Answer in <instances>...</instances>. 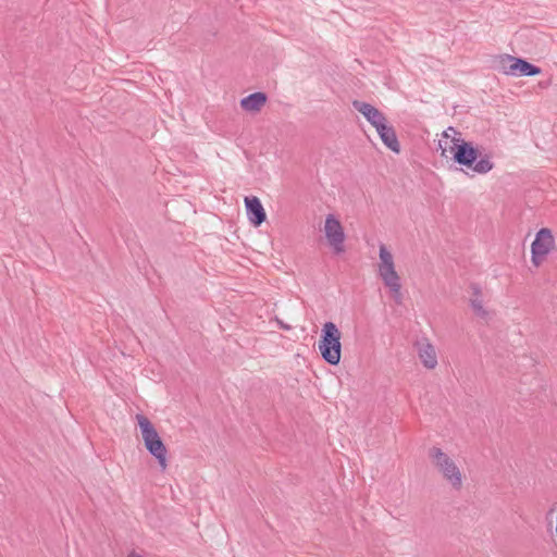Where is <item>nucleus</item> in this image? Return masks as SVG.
Segmentation results:
<instances>
[{"instance_id":"f257e3e1","label":"nucleus","mask_w":557,"mask_h":557,"mask_svg":"<svg viewBox=\"0 0 557 557\" xmlns=\"http://www.w3.org/2000/svg\"><path fill=\"white\" fill-rule=\"evenodd\" d=\"M438 148L443 157H447L446 152L448 151L453 154L456 163L471 169L478 174H486L494 168V163L487 154L481 157L480 151L473 144L463 140L461 137H454L453 145L448 147L443 146V140H440Z\"/></svg>"},{"instance_id":"f03ea898","label":"nucleus","mask_w":557,"mask_h":557,"mask_svg":"<svg viewBox=\"0 0 557 557\" xmlns=\"http://www.w3.org/2000/svg\"><path fill=\"white\" fill-rule=\"evenodd\" d=\"M342 333L333 322H325L321 330L319 341V351L323 360L331 364L337 366L342 358Z\"/></svg>"},{"instance_id":"7ed1b4c3","label":"nucleus","mask_w":557,"mask_h":557,"mask_svg":"<svg viewBox=\"0 0 557 557\" xmlns=\"http://www.w3.org/2000/svg\"><path fill=\"white\" fill-rule=\"evenodd\" d=\"M429 457L443 479L454 490L460 491L463 485V474L456 461L440 447L430 448Z\"/></svg>"},{"instance_id":"20e7f679","label":"nucleus","mask_w":557,"mask_h":557,"mask_svg":"<svg viewBox=\"0 0 557 557\" xmlns=\"http://www.w3.org/2000/svg\"><path fill=\"white\" fill-rule=\"evenodd\" d=\"M136 420L147 450L158 460L160 468L165 470L168 467V449L159 436L156 428L144 414H136Z\"/></svg>"},{"instance_id":"39448f33","label":"nucleus","mask_w":557,"mask_h":557,"mask_svg":"<svg viewBox=\"0 0 557 557\" xmlns=\"http://www.w3.org/2000/svg\"><path fill=\"white\" fill-rule=\"evenodd\" d=\"M380 263H379V275L382 278L384 285L389 289L393 299L400 304L401 296V284L400 277L395 270L394 258L391 251L384 244L380 245L379 250Z\"/></svg>"},{"instance_id":"423d86ee","label":"nucleus","mask_w":557,"mask_h":557,"mask_svg":"<svg viewBox=\"0 0 557 557\" xmlns=\"http://www.w3.org/2000/svg\"><path fill=\"white\" fill-rule=\"evenodd\" d=\"M555 246V239L552 231L541 228L531 245V259L534 265L539 267L544 258L552 251Z\"/></svg>"},{"instance_id":"0eeeda50","label":"nucleus","mask_w":557,"mask_h":557,"mask_svg":"<svg viewBox=\"0 0 557 557\" xmlns=\"http://www.w3.org/2000/svg\"><path fill=\"white\" fill-rule=\"evenodd\" d=\"M324 234L336 253L344 251L345 233L342 223L334 214H329L325 218Z\"/></svg>"},{"instance_id":"6e6552de","label":"nucleus","mask_w":557,"mask_h":557,"mask_svg":"<svg viewBox=\"0 0 557 557\" xmlns=\"http://www.w3.org/2000/svg\"><path fill=\"white\" fill-rule=\"evenodd\" d=\"M504 73L507 75H519V76H535L539 75L542 70L531 64L530 62L516 58L512 55H505L502 60Z\"/></svg>"},{"instance_id":"1a4fd4ad","label":"nucleus","mask_w":557,"mask_h":557,"mask_svg":"<svg viewBox=\"0 0 557 557\" xmlns=\"http://www.w3.org/2000/svg\"><path fill=\"white\" fill-rule=\"evenodd\" d=\"M352 107L359 113H361L364 119L375 128H380L385 123H387L386 116L375 107L368 102H363L360 100H354Z\"/></svg>"},{"instance_id":"9d476101","label":"nucleus","mask_w":557,"mask_h":557,"mask_svg":"<svg viewBox=\"0 0 557 557\" xmlns=\"http://www.w3.org/2000/svg\"><path fill=\"white\" fill-rule=\"evenodd\" d=\"M245 206L248 220L255 226H259L265 221L267 214L259 198L255 196L245 197Z\"/></svg>"},{"instance_id":"9b49d317","label":"nucleus","mask_w":557,"mask_h":557,"mask_svg":"<svg viewBox=\"0 0 557 557\" xmlns=\"http://www.w3.org/2000/svg\"><path fill=\"white\" fill-rule=\"evenodd\" d=\"M418 355L423 363V366L428 369H434L437 366V356L435 348L429 342H418Z\"/></svg>"},{"instance_id":"f8f14e48","label":"nucleus","mask_w":557,"mask_h":557,"mask_svg":"<svg viewBox=\"0 0 557 557\" xmlns=\"http://www.w3.org/2000/svg\"><path fill=\"white\" fill-rule=\"evenodd\" d=\"M383 144L391 149L393 152L398 153L400 151V145L393 126L385 123L383 126L376 129Z\"/></svg>"},{"instance_id":"ddd939ff","label":"nucleus","mask_w":557,"mask_h":557,"mask_svg":"<svg viewBox=\"0 0 557 557\" xmlns=\"http://www.w3.org/2000/svg\"><path fill=\"white\" fill-rule=\"evenodd\" d=\"M267 102L264 92H253L240 100V106L245 111H259Z\"/></svg>"},{"instance_id":"4468645a","label":"nucleus","mask_w":557,"mask_h":557,"mask_svg":"<svg viewBox=\"0 0 557 557\" xmlns=\"http://www.w3.org/2000/svg\"><path fill=\"white\" fill-rule=\"evenodd\" d=\"M471 288L473 290V297L470 299V305L473 312L482 319H487L488 312L483 307L480 287L476 284H473Z\"/></svg>"},{"instance_id":"2eb2a0df","label":"nucleus","mask_w":557,"mask_h":557,"mask_svg":"<svg viewBox=\"0 0 557 557\" xmlns=\"http://www.w3.org/2000/svg\"><path fill=\"white\" fill-rule=\"evenodd\" d=\"M443 137L445 139H450V145H453V138L454 137H461V134L455 127L449 126L446 131H444ZM443 146H447L448 147V141L447 140L443 141Z\"/></svg>"},{"instance_id":"dca6fc26","label":"nucleus","mask_w":557,"mask_h":557,"mask_svg":"<svg viewBox=\"0 0 557 557\" xmlns=\"http://www.w3.org/2000/svg\"><path fill=\"white\" fill-rule=\"evenodd\" d=\"M127 557H143L141 555L137 554L136 552H131Z\"/></svg>"}]
</instances>
